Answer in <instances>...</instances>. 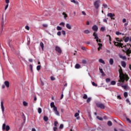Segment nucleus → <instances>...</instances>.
Returning a JSON list of instances; mask_svg holds the SVG:
<instances>
[{
  "mask_svg": "<svg viewBox=\"0 0 131 131\" xmlns=\"http://www.w3.org/2000/svg\"><path fill=\"white\" fill-rule=\"evenodd\" d=\"M3 129L5 130L6 129V124L4 123L3 125Z\"/></svg>",
  "mask_w": 131,
  "mask_h": 131,
  "instance_id": "45",
  "label": "nucleus"
},
{
  "mask_svg": "<svg viewBox=\"0 0 131 131\" xmlns=\"http://www.w3.org/2000/svg\"><path fill=\"white\" fill-rule=\"evenodd\" d=\"M62 15H63V16H64V19H66V18H67V17H68V16L67 15V14H66L65 12H63Z\"/></svg>",
  "mask_w": 131,
  "mask_h": 131,
  "instance_id": "21",
  "label": "nucleus"
},
{
  "mask_svg": "<svg viewBox=\"0 0 131 131\" xmlns=\"http://www.w3.org/2000/svg\"><path fill=\"white\" fill-rule=\"evenodd\" d=\"M2 28L3 30V29H4V19L2 21Z\"/></svg>",
  "mask_w": 131,
  "mask_h": 131,
  "instance_id": "42",
  "label": "nucleus"
},
{
  "mask_svg": "<svg viewBox=\"0 0 131 131\" xmlns=\"http://www.w3.org/2000/svg\"><path fill=\"white\" fill-rule=\"evenodd\" d=\"M126 103H128L129 105L131 104L130 101H129V100L128 99H126Z\"/></svg>",
  "mask_w": 131,
  "mask_h": 131,
  "instance_id": "43",
  "label": "nucleus"
},
{
  "mask_svg": "<svg viewBox=\"0 0 131 131\" xmlns=\"http://www.w3.org/2000/svg\"><path fill=\"white\" fill-rule=\"evenodd\" d=\"M40 46L41 47L42 50H43V43L42 42H40Z\"/></svg>",
  "mask_w": 131,
  "mask_h": 131,
  "instance_id": "30",
  "label": "nucleus"
},
{
  "mask_svg": "<svg viewBox=\"0 0 131 131\" xmlns=\"http://www.w3.org/2000/svg\"><path fill=\"white\" fill-rule=\"evenodd\" d=\"M5 129H6V130H7V131L10 130V126L7 125V126H6V127H5Z\"/></svg>",
  "mask_w": 131,
  "mask_h": 131,
  "instance_id": "25",
  "label": "nucleus"
},
{
  "mask_svg": "<svg viewBox=\"0 0 131 131\" xmlns=\"http://www.w3.org/2000/svg\"><path fill=\"white\" fill-rule=\"evenodd\" d=\"M58 124V122L55 121L54 122V126L57 127V125Z\"/></svg>",
  "mask_w": 131,
  "mask_h": 131,
  "instance_id": "50",
  "label": "nucleus"
},
{
  "mask_svg": "<svg viewBox=\"0 0 131 131\" xmlns=\"http://www.w3.org/2000/svg\"><path fill=\"white\" fill-rule=\"evenodd\" d=\"M50 106H51V108H53L55 106V103H54V102H51V103H50Z\"/></svg>",
  "mask_w": 131,
  "mask_h": 131,
  "instance_id": "22",
  "label": "nucleus"
},
{
  "mask_svg": "<svg viewBox=\"0 0 131 131\" xmlns=\"http://www.w3.org/2000/svg\"><path fill=\"white\" fill-rule=\"evenodd\" d=\"M121 66L122 67H123L124 68H125V67H126V63L125 62V61H121Z\"/></svg>",
  "mask_w": 131,
  "mask_h": 131,
  "instance_id": "10",
  "label": "nucleus"
},
{
  "mask_svg": "<svg viewBox=\"0 0 131 131\" xmlns=\"http://www.w3.org/2000/svg\"><path fill=\"white\" fill-rule=\"evenodd\" d=\"M93 36H94V39H96L97 42H99V37H98V34L96 32L93 33Z\"/></svg>",
  "mask_w": 131,
  "mask_h": 131,
  "instance_id": "5",
  "label": "nucleus"
},
{
  "mask_svg": "<svg viewBox=\"0 0 131 131\" xmlns=\"http://www.w3.org/2000/svg\"><path fill=\"white\" fill-rule=\"evenodd\" d=\"M92 100V98L91 97H89L87 100H86V102L87 103H89L91 102V101Z\"/></svg>",
  "mask_w": 131,
  "mask_h": 131,
  "instance_id": "27",
  "label": "nucleus"
},
{
  "mask_svg": "<svg viewBox=\"0 0 131 131\" xmlns=\"http://www.w3.org/2000/svg\"><path fill=\"white\" fill-rule=\"evenodd\" d=\"M40 67H41V66H37L36 69L38 71H39V70H40Z\"/></svg>",
  "mask_w": 131,
  "mask_h": 131,
  "instance_id": "35",
  "label": "nucleus"
},
{
  "mask_svg": "<svg viewBox=\"0 0 131 131\" xmlns=\"http://www.w3.org/2000/svg\"><path fill=\"white\" fill-rule=\"evenodd\" d=\"M54 112H55L56 115H57V116H60V113H59V112H58V110L55 111Z\"/></svg>",
  "mask_w": 131,
  "mask_h": 131,
  "instance_id": "29",
  "label": "nucleus"
},
{
  "mask_svg": "<svg viewBox=\"0 0 131 131\" xmlns=\"http://www.w3.org/2000/svg\"><path fill=\"white\" fill-rule=\"evenodd\" d=\"M106 82H110V78H106Z\"/></svg>",
  "mask_w": 131,
  "mask_h": 131,
  "instance_id": "58",
  "label": "nucleus"
},
{
  "mask_svg": "<svg viewBox=\"0 0 131 131\" xmlns=\"http://www.w3.org/2000/svg\"><path fill=\"white\" fill-rule=\"evenodd\" d=\"M128 40H129V37H127L124 39L125 42H127V41H128Z\"/></svg>",
  "mask_w": 131,
  "mask_h": 131,
  "instance_id": "32",
  "label": "nucleus"
},
{
  "mask_svg": "<svg viewBox=\"0 0 131 131\" xmlns=\"http://www.w3.org/2000/svg\"><path fill=\"white\" fill-rule=\"evenodd\" d=\"M100 30L101 31H105V27H101Z\"/></svg>",
  "mask_w": 131,
  "mask_h": 131,
  "instance_id": "47",
  "label": "nucleus"
},
{
  "mask_svg": "<svg viewBox=\"0 0 131 131\" xmlns=\"http://www.w3.org/2000/svg\"><path fill=\"white\" fill-rule=\"evenodd\" d=\"M66 27H67V28H68V29H71V28H72L71 25H70V24H67Z\"/></svg>",
  "mask_w": 131,
  "mask_h": 131,
  "instance_id": "17",
  "label": "nucleus"
},
{
  "mask_svg": "<svg viewBox=\"0 0 131 131\" xmlns=\"http://www.w3.org/2000/svg\"><path fill=\"white\" fill-rule=\"evenodd\" d=\"M98 45L99 46L98 48H99V49L102 50V47H103V44L101 43H98Z\"/></svg>",
  "mask_w": 131,
  "mask_h": 131,
  "instance_id": "20",
  "label": "nucleus"
},
{
  "mask_svg": "<svg viewBox=\"0 0 131 131\" xmlns=\"http://www.w3.org/2000/svg\"><path fill=\"white\" fill-rule=\"evenodd\" d=\"M81 50H82L83 51H87L88 49L84 47H82Z\"/></svg>",
  "mask_w": 131,
  "mask_h": 131,
  "instance_id": "38",
  "label": "nucleus"
},
{
  "mask_svg": "<svg viewBox=\"0 0 131 131\" xmlns=\"http://www.w3.org/2000/svg\"><path fill=\"white\" fill-rule=\"evenodd\" d=\"M109 62H110V65H113V64H114V60H113V58L110 59Z\"/></svg>",
  "mask_w": 131,
  "mask_h": 131,
  "instance_id": "11",
  "label": "nucleus"
},
{
  "mask_svg": "<svg viewBox=\"0 0 131 131\" xmlns=\"http://www.w3.org/2000/svg\"><path fill=\"white\" fill-rule=\"evenodd\" d=\"M24 106H28V103L26 102V101L23 102Z\"/></svg>",
  "mask_w": 131,
  "mask_h": 131,
  "instance_id": "34",
  "label": "nucleus"
},
{
  "mask_svg": "<svg viewBox=\"0 0 131 131\" xmlns=\"http://www.w3.org/2000/svg\"><path fill=\"white\" fill-rule=\"evenodd\" d=\"M56 29L58 31L62 30V28L60 26H57Z\"/></svg>",
  "mask_w": 131,
  "mask_h": 131,
  "instance_id": "33",
  "label": "nucleus"
},
{
  "mask_svg": "<svg viewBox=\"0 0 131 131\" xmlns=\"http://www.w3.org/2000/svg\"><path fill=\"white\" fill-rule=\"evenodd\" d=\"M96 106L98 108H100V109H105V105L102 103H97Z\"/></svg>",
  "mask_w": 131,
  "mask_h": 131,
  "instance_id": "3",
  "label": "nucleus"
},
{
  "mask_svg": "<svg viewBox=\"0 0 131 131\" xmlns=\"http://www.w3.org/2000/svg\"><path fill=\"white\" fill-rule=\"evenodd\" d=\"M84 33H85V34H89V33H91V31H90L89 30H85L84 31Z\"/></svg>",
  "mask_w": 131,
  "mask_h": 131,
  "instance_id": "19",
  "label": "nucleus"
},
{
  "mask_svg": "<svg viewBox=\"0 0 131 131\" xmlns=\"http://www.w3.org/2000/svg\"><path fill=\"white\" fill-rule=\"evenodd\" d=\"M122 88H124V90H126V85H122Z\"/></svg>",
  "mask_w": 131,
  "mask_h": 131,
  "instance_id": "60",
  "label": "nucleus"
},
{
  "mask_svg": "<svg viewBox=\"0 0 131 131\" xmlns=\"http://www.w3.org/2000/svg\"><path fill=\"white\" fill-rule=\"evenodd\" d=\"M30 69L31 72H33V70H32V65H31V64L30 65Z\"/></svg>",
  "mask_w": 131,
  "mask_h": 131,
  "instance_id": "48",
  "label": "nucleus"
},
{
  "mask_svg": "<svg viewBox=\"0 0 131 131\" xmlns=\"http://www.w3.org/2000/svg\"><path fill=\"white\" fill-rule=\"evenodd\" d=\"M63 127H64V125L63 124H60V126H59V128H63Z\"/></svg>",
  "mask_w": 131,
  "mask_h": 131,
  "instance_id": "55",
  "label": "nucleus"
},
{
  "mask_svg": "<svg viewBox=\"0 0 131 131\" xmlns=\"http://www.w3.org/2000/svg\"><path fill=\"white\" fill-rule=\"evenodd\" d=\"M4 84L6 88H10V82H9V81H5L4 82Z\"/></svg>",
  "mask_w": 131,
  "mask_h": 131,
  "instance_id": "8",
  "label": "nucleus"
},
{
  "mask_svg": "<svg viewBox=\"0 0 131 131\" xmlns=\"http://www.w3.org/2000/svg\"><path fill=\"white\" fill-rule=\"evenodd\" d=\"M43 120L45 121H48L49 120V118L47 116H44Z\"/></svg>",
  "mask_w": 131,
  "mask_h": 131,
  "instance_id": "26",
  "label": "nucleus"
},
{
  "mask_svg": "<svg viewBox=\"0 0 131 131\" xmlns=\"http://www.w3.org/2000/svg\"><path fill=\"white\" fill-rule=\"evenodd\" d=\"M60 25H62V26L64 27V25H65V24H64V23H61L60 24Z\"/></svg>",
  "mask_w": 131,
  "mask_h": 131,
  "instance_id": "64",
  "label": "nucleus"
},
{
  "mask_svg": "<svg viewBox=\"0 0 131 131\" xmlns=\"http://www.w3.org/2000/svg\"><path fill=\"white\" fill-rule=\"evenodd\" d=\"M111 84H112V85H115V84H116V82H115V81H112L111 82Z\"/></svg>",
  "mask_w": 131,
  "mask_h": 131,
  "instance_id": "31",
  "label": "nucleus"
},
{
  "mask_svg": "<svg viewBox=\"0 0 131 131\" xmlns=\"http://www.w3.org/2000/svg\"><path fill=\"white\" fill-rule=\"evenodd\" d=\"M56 79L55 78V77L52 76L51 77V80H52V81H54Z\"/></svg>",
  "mask_w": 131,
  "mask_h": 131,
  "instance_id": "54",
  "label": "nucleus"
},
{
  "mask_svg": "<svg viewBox=\"0 0 131 131\" xmlns=\"http://www.w3.org/2000/svg\"><path fill=\"white\" fill-rule=\"evenodd\" d=\"M92 83L94 86H98V84H97V83H95V82H92Z\"/></svg>",
  "mask_w": 131,
  "mask_h": 131,
  "instance_id": "39",
  "label": "nucleus"
},
{
  "mask_svg": "<svg viewBox=\"0 0 131 131\" xmlns=\"http://www.w3.org/2000/svg\"><path fill=\"white\" fill-rule=\"evenodd\" d=\"M123 46V43H119V46L118 47H121L122 48V46Z\"/></svg>",
  "mask_w": 131,
  "mask_h": 131,
  "instance_id": "56",
  "label": "nucleus"
},
{
  "mask_svg": "<svg viewBox=\"0 0 131 131\" xmlns=\"http://www.w3.org/2000/svg\"><path fill=\"white\" fill-rule=\"evenodd\" d=\"M75 68H76V69H79V68H80V64L78 63L76 64V65L75 66Z\"/></svg>",
  "mask_w": 131,
  "mask_h": 131,
  "instance_id": "16",
  "label": "nucleus"
},
{
  "mask_svg": "<svg viewBox=\"0 0 131 131\" xmlns=\"http://www.w3.org/2000/svg\"><path fill=\"white\" fill-rule=\"evenodd\" d=\"M71 3H73L74 4H75V5H79V3L78 2L76 1L75 0H71Z\"/></svg>",
  "mask_w": 131,
  "mask_h": 131,
  "instance_id": "13",
  "label": "nucleus"
},
{
  "mask_svg": "<svg viewBox=\"0 0 131 131\" xmlns=\"http://www.w3.org/2000/svg\"><path fill=\"white\" fill-rule=\"evenodd\" d=\"M130 53H131V50L127 49L126 51V54L129 56H130Z\"/></svg>",
  "mask_w": 131,
  "mask_h": 131,
  "instance_id": "12",
  "label": "nucleus"
},
{
  "mask_svg": "<svg viewBox=\"0 0 131 131\" xmlns=\"http://www.w3.org/2000/svg\"><path fill=\"white\" fill-rule=\"evenodd\" d=\"M114 42L115 46H116V47H118V46H119V42H115V41H114Z\"/></svg>",
  "mask_w": 131,
  "mask_h": 131,
  "instance_id": "37",
  "label": "nucleus"
},
{
  "mask_svg": "<svg viewBox=\"0 0 131 131\" xmlns=\"http://www.w3.org/2000/svg\"><path fill=\"white\" fill-rule=\"evenodd\" d=\"M97 119H98L99 120H100L101 121H102V120H103V118H102L100 116H97Z\"/></svg>",
  "mask_w": 131,
  "mask_h": 131,
  "instance_id": "28",
  "label": "nucleus"
},
{
  "mask_svg": "<svg viewBox=\"0 0 131 131\" xmlns=\"http://www.w3.org/2000/svg\"><path fill=\"white\" fill-rule=\"evenodd\" d=\"M100 72L102 73V76H104L105 75V74L104 73V71H103V69L99 68Z\"/></svg>",
  "mask_w": 131,
  "mask_h": 131,
  "instance_id": "18",
  "label": "nucleus"
},
{
  "mask_svg": "<svg viewBox=\"0 0 131 131\" xmlns=\"http://www.w3.org/2000/svg\"><path fill=\"white\" fill-rule=\"evenodd\" d=\"M119 57L121 59H122L123 60H126V57L123 56L122 55H119Z\"/></svg>",
  "mask_w": 131,
  "mask_h": 131,
  "instance_id": "14",
  "label": "nucleus"
},
{
  "mask_svg": "<svg viewBox=\"0 0 131 131\" xmlns=\"http://www.w3.org/2000/svg\"><path fill=\"white\" fill-rule=\"evenodd\" d=\"M99 62L101 63L102 64H103L104 65H105V61L103 60H102V59H99Z\"/></svg>",
  "mask_w": 131,
  "mask_h": 131,
  "instance_id": "15",
  "label": "nucleus"
},
{
  "mask_svg": "<svg viewBox=\"0 0 131 131\" xmlns=\"http://www.w3.org/2000/svg\"><path fill=\"white\" fill-rule=\"evenodd\" d=\"M55 51L57 52V53H59V54H61V53H62V50L59 46H56Z\"/></svg>",
  "mask_w": 131,
  "mask_h": 131,
  "instance_id": "6",
  "label": "nucleus"
},
{
  "mask_svg": "<svg viewBox=\"0 0 131 131\" xmlns=\"http://www.w3.org/2000/svg\"><path fill=\"white\" fill-rule=\"evenodd\" d=\"M77 116H79V114H78V113H76L75 114V117H77Z\"/></svg>",
  "mask_w": 131,
  "mask_h": 131,
  "instance_id": "53",
  "label": "nucleus"
},
{
  "mask_svg": "<svg viewBox=\"0 0 131 131\" xmlns=\"http://www.w3.org/2000/svg\"><path fill=\"white\" fill-rule=\"evenodd\" d=\"M120 67V69L119 70V77L120 79L119 80V82L122 83L124 82V80L127 81L128 79H129V77L126 74H124L123 72L122 71V69H121V67L120 66H119Z\"/></svg>",
  "mask_w": 131,
  "mask_h": 131,
  "instance_id": "1",
  "label": "nucleus"
},
{
  "mask_svg": "<svg viewBox=\"0 0 131 131\" xmlns=\"http://www.w3.org/2000/svg\"><path fill=\"white\" fill-rule=\"evenodd\" d=\"M102 7L104 8V9H106L107 8H108V6L107 5V4L104 3L103 5H102Z\"/></svg>",
  "mask_w": 131,
  "mask_h": 131,
  "instance_id": "24",
  "label": "nucleus"
},
{
  "mask_svg": "<svg viewBox=\"0 0 131 131\" xmlns=\"http://www.w3.org/2000/svg\"><path fill=\"white\" fill-rule=\"evenodd\" d=\"M61 33L63 34V35H66V32H65L64 30L62 31Z\"/></svg>",
  "mask_w": 131,
  "mask_h": 131,
  "instance_id": "44",
  "label": "nucleus"
},
{
  "mask_svg": "<svg viewBox=\"0 0 131 131\" xmlns=\"http://www.w3.org/2000/svg\"><path fill=\"white\" fill-rule=\"evenodd\" d=\"M126 120L127 121V122H128L129 123H131V120H130V119H129V118H126Z\"/></svg>",
  "mask_w": 131,
  "mask_h": 131,
  "instance_id": "41",
  "label": "nucleus"
},
{
  "mask_svg": "<svg viewBox=\"0 0 131 131\" xmlns=\"http://www.w3.org/2000/svg\"><path fill=\"white\" fill-rule=\"evenodd\" d=\"M53 110H54V111L55 112V111H57V106H54L53 107Z\"/></svg>",
  "mask_w": 131,
  "mask_h": 131,
  "instance_id": "51",
  "label": "nucleus"
},
{
  "mask_svg": "<svg viewBox=\"0 0 131 131\" xmlns=\"http://www.w3.org/2000/svg\"><path fill=\"white\" fill-rule=\"evenodd\" d=\"M82 14L84 16H86V13H85V12L84 11H82Z\"/></svg>",
  "mask_w": 131,
  "mask_h": 131,
  "instance_id": "59",
  "label": "nucleus"
},
{
  "mask_svg": "<svg viewBox=\"0 0 131 131\" xmlns=\"http://www.w3.org/2000/svg\"><path fill=\"white\" fill-rule=\"evenodd\" d=\"M127 96H128L127 93L126 92H125L124 93V97H125V98H126L127 97Z\"/></svg>",
  "mask_w": 131,
  "mask_h": 131,
  "instance_id": "46",
  "label": "nucleus"
},
{
  "mask_svg": "<svg viewBox=\"0 0 131 131\" xmlns=\"http://www.w3.org/2000/svg\"><path fill=\"white\" fill-rule=\"evenodd\" d=\"M57 35H58V36H60L61 35V32L60 31H58L57 33Z\"/></svg>",
  "mask_w": 131,
  "mask_h": 131,
  "instance_id": "52",
  "label": "nucleus"
},
{
  "mask_svg": "<svg viewBox=\"0 0 131 131\" xmlns=\"http://www.w3.org/2000/svg\"><path fill=\"white\" fill-rule=\"evenodd\" d=\"M116 34L117 35H120V34H121V33H120L119 32H116Z\"/></svg>",
  "mask_w": 131,
  "mask_h": 131,
  "instance_id": "57",
  "label": "nucleus"
},
{
  "mask_svg": "<svg viewBox=\"0 0 131 131\" xmlns=\"http://www.w3.org/2000/svg\"><path fill=\"white\" fill-rule=\"evenodd\" d=\"M107 17H111L112 20H115V18L114 17H115V14H113L112 13H109L107 14Z\"/></svg>",
  "mask_w": 131,
  "mask_h": 131,
  "instance_id": "4",
  "label": "nucleus"
},
{
  "mask_svg": "<svg viewBox=\"0 0 131 131\" xmlns=\"http://www.w3.org/2000/svg\"><path fill=\"white\" fill-rule=\"evenodd\" d=\"M94 6L96 9V10H98L99 8L100 7V1H96L94 3Z\"/></svg>",
  "mask_w": 131,
  "mask_h": 131,
  "instance_id": "2",
  "label": "nucleus"
},
{
  "mask_svg": "<svg viewBox=\"0 0 131 131\" xmlns=\"http://www.w3.org/2000/svg\"><path fill=\"white\" fill-rule=\"evenodd\" d=\"M42 26H43V27H45L46 28H47L48 25L46 24H44L42 25Z\"/></svg>",
  "mask_w": 131,
  "mask_h": 131,
  "instance_id": "49",
  "label": "nucleus"
},
{
  "mask_svg": "<svg viewBox=\"0 0 131 131\" xmlns=\"http://www.w3.org/2000/svg\"><path fill=\"white\" fill-rule=\"evenodd\" d=\"M117 99H119V100H121V96H120V95H118Z\"/></svg>",
  "mask_w": 131,
  "mask_h": 131,
  "instance_id": "61",
  "label": "nucleus"
},
{
  "mask_svg": "<svg viewBox=\"0 0 131 131\" xmlns=\"http://www.w3.org/2000/svg\"><path fill=\"white\" fill-rule=\"evenodd\" d=\"M38 112L39 114H40V113H41V108L40 107H39L38 108Z\"/></svg>",
  "mask_w": 131,
  "mask_h": 131,
  "instance_id": "36",
  "label": "nucleus"
},
{
  "mask_svg": "<svg viewBox=\"0 0 131 131\" xmlns=\"http://www.w3.org/2000/svg\"><path fill=\"white\" fill-rule=\"evenodd\" d=\"M1 109L2 113L4 114L5 113V106H4V101H1Z\"/></svg>",
  "mask_w": 131,
  "mask_h": 131,
  "instance_id": "7",
  "label": "nucleus"
},
{
  "mask_svg": "<svg viewBox=\"0 0 131 131\" xmlns=\"http://www.w3.org/2000/svg\"><path fill=\"white\" fill-rule=\"evenodd\" d=\"M92 29L94 31H98V26L97 25H94L92 27Z\"/></svg>",
  "mask_w": 131,
  "mask_h": 131,
  "instance_id": "9",
  "label": "nucleus"
},
{
  "mask_svg": "<svg viewBox=\"0 0 131 131\" xmlns=\"http://www.w3.org/2000/svg\"><path fill=\"white\" fill-rule=\"evenodd\" d=\"M107 125H108V126H112V122H111V121H108L107 122Z\"/></svg>",
  "mask_w": 131,
  "mask_h": 131,
  "instance_id": "23",
  "label": "nucleus"
},
{
  "mask_svg": "<svg viewBox=\"0 0 131 131\" xmlns=\"http://www.w3.org/2000/svg\"><path fill=\"white\" fill-rule=\"evenodd\" d=\"M26 29H27V30H29V29H30L29 26H26Z\"/></svg>",
  "mask_w": 131,
  "mask_h": 131,
  "instance_id": "62",
  "label": "nucleus"
},
{
  "mask_svg": "<svg viewBox=\"0 0 131 131\" xmlns=\"http://www.w3.org/2000/svg\"><path fill=\"white\" fill-rule=\"evenodd\" d=\"M82 62L83 63V64H85V63H86V60H83Z\"/></svg>",
  "mask_w": 131,
  "mask_h": 131,
  "instance_id": "63",
  "label": "nucleus"
},
{
  "mask_svg": "<svg viewBox=\"0 0 131 131\" xmlns=\"http://www.w3.org/2000/svg\"><path fill=\"white\" fill-rule=\"evenodd\" d=\"M83 99H88V95H86V94H84L83 96Z\"/></svg>",
  "mask_w": 131,
  "mask_h": 131,
  "instance_id": "40",
  "label": "nucleus"
}]
</instances>
